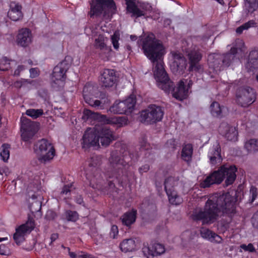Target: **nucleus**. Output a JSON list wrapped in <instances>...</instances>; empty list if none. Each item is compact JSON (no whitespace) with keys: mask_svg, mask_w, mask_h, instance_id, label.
<instances>
[{"mask_svg":"<svg viewBox=\"0 0 258 258\" xmlns=\"http://www.w3.org/2000/svg\"><path fill=\"white\" fill-rule=\"evenodd\" d=\"M82 258H96L94 256L88 255L85 252L82 251Z\"/></svg>","mask_w":258,"mask_h":258,"instance_id":"nucleus-59","label":"nucleus"},{"mask_svg":"<svg viewBox=\"0 0 258 258\" xmlns=\"http://www.w3.org/2000/svg\"><path fill=\"white\" fill-rule=\"evenodd\" d=\"M245 10L248 13H252L258 9V0H245Z\"/></svg>","mask_w":258,"mask_h":258,"instance_id":"nucleus-33","label":"nucleus"},{"mask_svg":"<svg viewBox=\"0 0 258 258\" xmlns=\"http://www.w3.org/2000/svg\"><path fill=\"white\" fill-rule=\"evenodd\" d=\"M0 254L1 255H7V248L4 244L0 245Z\"/></svg>","mask_w":258,"mask_h":258,"instance_id":"nucleus-52","label":"nucleus"},{"mask_svg":"<svg viewBox=\"0 0 258 258\" xmlns=\"http://www.w3.org/2000/svg\"><path fill=\"white\" fill-rule=\"evenodd\" d=\"M83 94L85 102L89 105L98 109L104 108L103 103L99 100L94 99L97 94V88L96 86L90 83L86 84L83 88Z\"/></svg>","mask_w":258,"mask_h":258,"instance_id":"nucleus-11","label":"nucleus"},{"mask_svg":"<svg viewBox=\"0 0 258 258\" xmlns=\"http://www.w3.org/2000/svg\"><path fill=\"white\" fill-rule=\"evenodd\" d=\"M25 67L24 66H19L18 68L15 71L14 75L18 76L20 75V72L24 70Z\"/></svg>","mask_w":258,"mask_h":258,"instance_id":"nucleus-54","label":"nucleus"},{"mask_svg":"<svg viewBox=\"0 0 258 258\" xmlns=\"http://www.w3.org/2000/svg\"><path fill=\"white\" fill-rule=\"evenodd\" d=\"M4 173H5V170L0 168V174L3 175Z\"/></svg>","mask_w":258,"mask_h":258,"instance_id":"nucleus-64","label":"nucleus"},{"mask_svg":"<svg viewBox=\"0 0 258 258\" xmlns=\"http://www.w3.org/2000/svg\"><path fill=\"white\" fill-rule=\"evenodd\" d=\"M217 227L218 230L220 232L224 233L229 228V223L227 222H220L218 224Z\"/></svg>","mask_w":258,"mask_h":258,"instance_id":"nucleus-43","label":"nucleus"},{"mask_svg":"<svg viewBox=\"0 0 258 258\" xmlns=\"http://www.w3.org/2000/svg\"><path fill=\"white\" fill-rule=\"evenodd\" d=\"M130 38L131 40L133 41L136 40L137 38V36L135 35H131Z\"/></svg>","mask_w":258,"mask_h":258,"instance_id":"nucleus-62","label":"nucleus"},{"mask_svg":"<svg viewBox=\"0 0 258 258\" xmlns=\"http://www.w3.org/2000/svg\"><path fill=\"white\" fill-rule=\"evenodd\" d=\"M176 182L174 178L170 177L167 178L164 182L165 189L170 204L174 205H179L182 202V199L172 189Z\"/></svg>","mask_w":258,"mask_h":258,"instance_id":"nucleus-16","label":"nucleus"},{"mask_svg":"<svg viewBox=\"0 0 258 258\" xmlns=\"http://www.w3.org/2000/svg\"><path fill=\"white\" fill-rule=\"evenodd\" d=\"M22 7L15 2L10 4V10L8 13V17L13 21H17L23 18V14L21 11Z\"/></svg>","mask_w":258,"mask_h":258,"instance_id":"nucleus-26","label":"nucleus"},{"mask_svg":"<svg viewBox=\"0 0 258 258\" xmlns=\"http://www.w3.org/2000/svg\"><path fill=\"white\" fill-rule=\"evenodd\" d=\"M8 239V237H5L3 238H0V242H2L3 241L7 240Z\"/></svg>","mask_w":258,"mask_h":258,"instance_id":"nucleus-63","label":"nucleus"},{"mask_svg":"<svg viewBox=\"0 0 258 258\" xmlns=\"http://www.w3.org/2000/svg\"><path fill=\"white\" fill-rule=\"evenodd\" d=\"M143 49L145 55L153 63H155L154 76L159 88L166 93L172 90L173 97L179 100L186 99L189 94V90L192 85L190 79L181 80L177 86L173 89V84L170 81L164 70L162 56L165 53L163 46L155 39L153 34H149L143 41Z\"/></svg>","mask_w":258,"mask_h":258,"instance_id":"nucleus-1","label":"nucleus"},{"mask_svg":"<svg viewBox=\"0 0 258 258\" xmlns=\"http://www.w3.org/2000/svg\"><path fill=\"white\" fill-rule=\"evenodd\" d=\"M236 43L238 44L239 46L243 45V42L242 40L238 39L236 40Z\"/></svg>","mask_w":258,"mask_h":258,"instance_id":"nucleus-61","label":"nucleus"},{"mask_svg":"<svg viewBox=\"0 0 258 258\" xmlns=\"http://www.w3.org/2000/svg\"><path fill=\"white\" fill-rule=\"evenodd\" d=\"M142 250L145 255H147L148 258L150 256H155L161 255L164 253V246L159 243H154L151 246H148L144 245Z\"/></svg>","mask_w":258,"mask_h":258,"instance_id":"nucleus-23","label":"nucleus"},{"mask_svg":"<svg viewBox=\"0 0 258 258\" xmlns=\"http://www.w3.org/2000/svg\"><path fill=\"white\" fill-rule=\"evenodd\" d=\"M200 233L203 238L211 242L220 243L222 241V238L220 236L208 229L202 228Z\"/></svg>","mask_w":258,"mask_h":258,"instance_id":"nucleus-27","label":"nucleus"},{"mask_svg":"<svg viewBox=\"0 0 258 258\" xmlns=\"http://www.w3.org/2000/svg\"><path fill=\"white\" fill-rule=\"evenodd\" d=\"M110 162L113 166L114 164H116L118 166L122 165V166L124 167L128 163L129 158L125 157L122 159H118L117 158H116L114 161L113 155H112L111 158L110 159Z\"/></svg>","mask_w":258,"mask_h":258,"instance_id":"nucleus-38","label":"nucleus"},{"mask_svg":"<svg viewBox=\"0 0 258 258\" xmlns=\"http://www.w3.org/2000/svg\"><path fill=\"white\" fill-rule=\"evenodd\" d=\"M99 81L103 87L105 88L113 87L117 81L115 71L112 69H104L101 73Z\"/></svg>","mask_w":258,"mask_h":258,"instance_id":"nucleus-19","label":"nucleus"},{"mask_svg":"<svg viewBox=\"0 0 258 258\" xmlns=\"http://www.w3.org/2000/svg\"><path fill=\"white\" fill-rule=\"evenodd\" d=\"M210 109L212 116L219 117L222 116L225 108L223 106H221L218 102H213L210 105Z\"/></svg>","mask_w":258,"mask_h":258,"instance_id":"nucleus-31","label":"nucleus"},{"mask_svg":"<svg viewBox=\"0 0 258 258\" xmlns=\"http://www.w3.org/2000/svg\"><path fill=\"white\" fill-rule=\"evenodd\" d=\"M34 151L41 162L51 160L54 156L55 150L52 145L45 139L38 141L35 145Z\"/></svg>","mask_w":258,"mask_h":258,"instance_id":"nucleus-8","label":"nucleus"},{"mask_svg":"<svg viewBox=\"0 0 258 258\" xmlns=\"http://www.w3.org/2000/svg\"><path fill=\"white\" fill-rule=\"evenodd\" d=\"M192 152L193 148L191 144H187L184 145L181 151L182 159L186 162H189L191 159Z\"/></svg>","mask_w":258,"mask_h":258,"instance_id":"nucleus-29","label":"nucleus"},{"mask_svg":"<svg viewBox=\"0 0 258 258\" xmlns=\"http://www.w3.org/2000/svg\"><path fill=\"white\" fill-rule=\"evenodd\" d=\"M30 77L34 78L39 75V70L37 68H31L30 69Z\"/></svg>","mask_w":258,"mask_h":258,"instance_id":"nucleus-50","label":"nucleus"},{"mask_svg":"<svg viewBox=\"0 0 258 258\" xmlns=\"http://www.w3.org/2000/svg\"><path fill=\"white\" fill-rule=\"evenodd\" d=\"M120 39V35L118 31H115L113 35L111 37V40L113 46V47L116 50H117L119 48L118 41Z\"/></svg>","mask_w":258,"mask_h":258,"instance_id":"nucleus-39","label":"nucleus"},{"mask_svg":"<svg viewBox=\"0 0 258 258\" xmlns=\"http://www.w3.org/2000/svg\"><path fill=\"white\" fill-rule=\"evenodd\" d=\"M66 218L69 221H76L79 218V215L75 211H68L66 212Z\"/></svg>","mask_w":258,"mask_h":258,"instance_id":"nucleus-42","label":"nucleus"},{"mask_svg":"<svg viewBox=\"0 0 258 258\" xmlns=\"http://www.w3.org/2000/svg\"><path fill=\"white\" fill-rule=\"evenodd\" d=\"M240 248L241 249H242L245 251H248L249 252H253L255 251V248L252 243H249L247 245L242 244L240 245Z\"/></svg>","mask_w":258,"mask_h":258,"instance_id":"nucleus-44","label":"nucleus"},{"mask_svg":"<svg viewBox=\"0 0 258 258\" xmlns=\"http://www.w3.org/2000/svg\"><path fill=\"white\" fill-rule=\"evenodd\" d=\"M251 223L253 226L255 228H258V210L253 214Z\"/></svg>","mask_w":258,"mask_h":258,"instance_id":"nucleus-48","label":"nucleus"},{"mask_svg":"<svg viewBox=\"0 0 258 258\" xmlns=\"http://www.w3.org/2000/svg\"><path fill=\"white\" fill-rule=\"evenodd\" d=\"M245 149L249 152H255L258 150V140L250 139L245 143Z\"/></svg>","mask_w":258,"mask_h":258,"instance_id":"nucleus-34","label":"nucleus"},{"mask_svg":"<svg viewBox=\"0 0 258 258\" xmlns=\"http://www.w3.org/2000/svg\"><path fill=\"white\" fill-rule=\"evenodd\" d=\"M136 103V98L134 95H131L125 100L116 101L110 107L108 111L113 114H123L131 112Z\"/></svg>","mask_w":258,"mask_h":258,"instance_id":"nucleus-10","label":"nucleus"},{"mask_svg":"<svg viewBox=\"0 0 258 258\" xmlns=\"http://www.w3.org/2000/svg\"><path fill=\"white\" fill-rule=\"evenodd\" d=\"M255 93L249 87L242 89L237 94V101L242 106L246 107L255 100Z\"/></svg>","mask_w":258,"mask_h":258,"instance_id":"nucleus-18","label":"nucleus"},{"mask_svg":"<svg viewBox=\"0 0 258 258\" xmlns=\"http://www.w3.org/2000/svg\"><path fill=\"white\" fill-rule=\"evenodd\" d=\"M72 187V184L65 185L60 192L61 195H67L71 191V188Z\"/></svg>","mask_w":258,"mask_h":258,"instance_id":"nucleus-49","label":"nucleus"},{"mask_svg":"<svg viewBox=\"0 0 258 258\" xmlns=\"http://www.w3.org/2000/svg\"><path fill=\"white\" fill-rule=\"evenodd\" d=\"M257 195V191L256 188L251 186L250 189V198L251 199V203H252L256 199Z\"/></svg>","mask_w":258,"mask_h":258,"instance_id":"nucleus-45","label":"nucleus"},{"mask_svg":"<svg viewBox=\"0 0 258 258\" xmlns=\"http://www.w3.org/2000/svg\"><path fill=\"white\" fill-rule=\"evenodd\" d=\"M118 234V230L117 227L116 225H112L110 232V237L113 238H115Z\"/></svg>","mask_w":258,"mask_h":258,"instance_id":"nucleus-46","label":"nucleus"},{"mask_svg":"<svg viewBox=\"0 0 258 258\" xmlns=\"http://www.w3.org/2000/svg\"><path fill=\"white\" fill-rule=\"evenodd\" d=\"M26 81L25 80L16 81L14 83V86L16 88H21L22 87V86L23 85V82H26Z\"/></svg>","mask_w":258,"mask_h":258,"instance_id":"nucleus-55","label":"nucleus"},{"mask_svg":"<svg viewBox=\"0 0 258 258\" xmlns=\"http://www.w3.org/2000/svg\"><path fill=\"white\" fill-rule=\"evenodd\" d=\"M34 220L29 218L26 223L19 226L13 235V239L17 245H20L25 240V236L29 234L34 228Z\"/></svg>","mask_w":258,"mask_h":258,"instance_id":"nucleus-13","label":"nucleus"},{"mask_svg":"<svg viewBox=\"0 0 258 258\" xmlns=\"http://www.w3.org/2000/svg\"><path fill=\"white\" fill-rule=\"evenodd\" d=\"M32 35L28 28H22L19 30L17 35L16 43L22 47H27L32 42Z\"/></svg>","mask_w":258,"mask_h":258,"instance_id":"nucleus-21","label":"nucleus"},{"mask_svg":"<svg viewBox=\"0 0 258 258\" xmlns=\"http://www.w3.org/2000/svg\"><path fill=\"white\" fill-rule=\"evenodd\" d=\"M83 119H94L104 124H109L121 127L126 125L128 119L125 116H114L108 117L105 115L94 113L89 110H84L83 112Z\"/></svg>","mask_w":258,"mask_h":258,"instance_id":"nucleus-5","label":"nucleus"},{"mask_svg":"<svg viewBox=\"0 0 258 258\" xmlns=\"http://www.w3.org/2000/svg\"><path fill=\"white\" fill-rule=\"evenodd\" d=\"M211 35H212L211 33H209L207 35H206V36H204L202 38H201L203 42L206 41L209 38V37L211 36Z\"/></svg>","mask_w":258,"mask_h":258,"instance_id":"nucleus-60","label":"nucleus"},{"mask_svg":"<svg viewBox=\"0 0 258 258\" xmlns=\"http://www.w3.org/2000/svg\"><path fill=\"white\" fill-rule=\"evenodd\" d=\"M190 235V232L188 231H185L183 232L182 234V239L186 240H189L191 238L189 237L188 238H186V236H189Z\"/></svg>","mask_w":258,"mask_h":258,"instance_id":"nucleus-56","label":"nucleus"},{"mask_svg":"<svg viewBox=\"0 0 258 258\" xmlns=\"http://www.w3.org/2000/svg\"><path fill=\"white\" fill-rule=\"evenodd\" d=\"M56 216V215L55 212L52 210H48L45 216V218L48 220H53Z\"/></svg>","mask_w":258,"mask_h":258,"instance_id":"nucleus-47","label":"nucleus"},{"mask_svg":"<svg viewBox=\"0 0 258 258\" xmlns=\"http://www.w3.org/2000/svg\"><path fill=\"white\" fill-rule=\"evenodd\" d=\"M137 211L132 210L131 211L126 212L122 217V223L126 225L130 226L135 222L136 218Z\"/></svg>","mask_w":258,"mask_h":258,"instance_id":"nucleus-30","label":"nucleus"},{"mask_svg":"<svg viewBox=\"0 0 258 258\" xmlns=\"http://www.w3.org/2000/svg\"><path fill=\"white\" fill-rule=\"evenodd\" d=\"M10 63L9 60L6 57H4L0 59V70L5 71L10 68Z\"/></svg>","mask_w":258,"mask_h":258,"instance_id":"nucleus-41","label":"nucleus"},{"mask_svg":"<svg viewBox=\"0 0 258 258\" xmlns=\"http://www.w3.org/2000/svg\"><path fill=\"white\" fill-rule=\"evenodd\" d=\"M238 48H240L232 46L231 47L230 52L223 56L217 53L210 54L208 57L209 67L212 68L214 71L217 72L221 70L220 65L221 64V61L223 66H229L231 61L234 59Z\"/></svg>","mask_w":258,"mask_h":258,"instance_id":"nucleus-6","label":"nucleus"},{"mask_svg":"<svg viewBox=\"0 0 258 258\" xmlns=\"http://www.w3.org/2000/svg\"><path fill=\"white\" fill-rule=\"evenodd\" d=\"M236 171L237 168L234 165H222L218 170L207 176L200 183V186L203 188L208 187L213 184H220L224 179L226 186L231 185L236 179Z\"/></svg>","mask_w":258,"mask_h":258,"instance_id":"nucleus-3","label":"nucleus"},{"mask_svg":"<svg viewBox=\"0 0 258 258\" xmlns=\"http://www.w3.org/2000/svg\"><path fill=\"white\" fill-rule=\"evenodd\" d=\"M150 169L149 166L148 164L144 165L139 168V172L142 174L144 172H147Z\"/></svg>","mask_w":258,"mask_h":258,"instance_id":"nucleus-53","label":"nucleus"},{"mask_svg":"<svg viewBox=\"0 0 258 258\" xmlns=\"http://www.w3.org/2000/svg\"><path fill=\"white\" fill-rule=\"evenodd\" d=\"M175 140L174 139H171L167 141V146L170 148H171L172 149H174L176 148V144H175Z\"/></svg>","mask_w":258,"mask_h":258,"instance_id":"nucleus-51","label":"nucleus"},{"mask_svg":"<svg viewBox=\"0 0 258 258\" xmlns=\"http://www.w3.org/2000/svg\"><path fill=\"white\" fill-rule=\"evenodd\" d=\"M69 255L71 258H81L80 255H77L74 252H69Z\"/></svg>","mask_w":258,"mask_h":258,"instance_id":"nucleus-58","label":"nucleus"},{"mask_svg":"<svg viewBox=\"0 0 258 258\" xmlns=\"http://www.w3.org/2000/svg\"><path fill=\"white\" fill-rule=\"evenodd\" d=\"M26 114L33 119H36L43 114V110L42 109H29L26 111Z\"/></svg>","mask_w":258,"mask_h":258,"instance_id":"nucleus-36","label":"nucleus"},{"mask_svg":"<svg viewBox=\"0 0 258 258\" xmlns=\"http://www.w3.org/2000/svg\"><path fill=\"white\" fill-rule=\"evenodd\" d=\"M256 25V23L254 20H250L242 25L241 26L238 27L236 29V32L238 34H240L243 32L244 30H246L250 28L255 27Z\"/></svg>","mask_w":258,"mask_h":258,"instance_id":"nucleus-35","label":"nucleus"},{"mask_svg":"<svg viewBox=\"0 0 258 258\" xmlns=\"http://www.w3.org/2000/svg\"><path fill=\"white\" fill-rule=\"evenodd\" d=\"M107 41V37L102 34H99L97 37L95 38L94 46L100 50V56L105 60L109 59L111 53V47L107 46L106 44Z\"/></svg>","mask_w":258,"mask_h":258,"instance_id":"nucleus-15","label":"nucleus"},{"mask_svg":"<svg viewBox=\"0 0 258 258\" xmlns=\"http://www.w3.org/2000/svg\"><path fill=\"white\" fill-rule=\"evenodd\" d=\"M190 71H199L201 69L199 62L202 59V55L198 48H194L187 53Z\"/></svg>","mask_w":258,"mask_h":258,"instance_id":"nucleus-22","label":"nucleus"},{"mask_svg":"<svg viewBox=\"0 0 258 258\" xmlns=\"http://www.w3.org/2000/svg\"><path fill=\"white\" fill-rule=\"evenodd\" d=\"M99 139L102 146H107L115 140V137L110 129L107 127L98 129L97 127L88 128L83 136L85 143L96 148L99 146Z\"/></svg>","mask_w":258,"mask_h":258,"instance_id":"nucleus-4","label":"nucleus"},{"mask_svg":"<svg viewBox=\"0 0 258 258\" xmlns=\"http://www.w3.org/2000/svg\"><path fill=\"white\" fill-rule=\"evenodd\" d=\"M41 208V203L39 201H34L32 202L30 206L29 209L32 213H35L39 211Z\"/></svg>","mask_w":258,"mask_h":258,"instance_id":"nucleus-40","label":"nucleus"},{"mask_svg":"<svg viewBox=\"0 0 258 258\" xmlns=\"http://www.w3.org/2000/svg\"><path fill=\"white\" fill-rule=\"evenodd\" d=\"M236 201L229 192L216 193L206 202L204 209H197L192 217L195 220H201L203 224H211L216 221L221 213L231 217L236 212Z\"/></svg>","mask_w":258,"mask_h":258,"instance_id":"nucleus-2","label":"nucleus"},{"mask_svg":"<svg viewBox=\"0 0 258 258\" xmlns=\"http://www.w3.org/2000/svg\"><path fill=\"white\" fill-rule=\"evenodd\" d=\"M121 250L124 252H132L140 248L139 243L133 238L123 240L119 245Z\"/></svg>","mask_w":258,"mask_h":258,"instance_id":"nucleus-25","label":"nucleus"},{"mask_svg":"<svg viewBox=\"0 0 258 258\" xmlns=\"http://www.w3.org/2000/svg\"><path fill=\"white\" fill-rule=\"evenodd\" d=\"M21 121V137L25 142H28L32 139L38 130V124L25 116H22Z\"/></svg>","mask_w":258,"mask_h":258,"instance_id":"nucleus-12","label":"nucleus"},{"mask_svg":"<svg viewBox=\"0 0 258 258\" xmlns=\"http://www.w3.org/2000/svg\"><path fill=\"white\" fill-rule=\"evenodd\" d=\"M163 111L160 106L150 105L140 113L141 121L145 124H153L163 118Z\"/></svg>","mask_w":258,"mask_h":258,"instance_id":"nucleus-9","label":"nucleus"},{"mask_svg":"<svg viewBox=\"0 0 258 258\" xmlns=\"http://www.w3.org/2000/svg\"><path fill=\"white\" fill-rule=\"evenodd\" d=\"M10 146L8 144H3L2 146V151L0 156L4 162L8 161L10 157Z\"/></svg>","mask_w":258,"mask_h":258,"instance_id":"nucleus-37","label":"nucleus"},{"mask_svg":"<svg viewBox=\"0 0 258 258\" xmlns=\"http://www.w3.org/2000/svg\"><path fill=\"white\" fill-rule=\"evenodd\" d=\"M248 71L258 68V50H254L249 53L248 61L246 64Z\"/></svg>","mask_w":258,"mask_h":258,"instance_id":"nucleus-28","label":"nucleus"},{"mask_svg":"<svg viewBox=\"0 0 258 258\" xmlns=\"http://www.w3.org/2000/svg\"><path fill=\"white\" fill-rule=\"evenodd\" d=\"M71 64V58L67 56L53 69L52 74V86L54 88L62 87L66 79V73Z\"/></svg>","mask_w":258,"mask_h":258,"instance_id":"nucleus-7","label":"nucleus"},{"mask_svg":"<svg viewBox=\"0 0 258 258\" xmlns=\"http://www.w3.org/2000/svg\"><path fill=\"white\" fill-rule=\"evenodd\" d=\"M58 237V235L57 233H53L51 234L50 237L51 242L50 244H51L53 241H54L56 239H57Z\"/></svg>","mask_w":258,"mask_h":258,"instance_id":"nucleus-57","label":"nucleus"},{"mask_svg":"<svg viewBox=\"0 0 258 258\" xmlns=\"http://www.w3.org/2000/svg\"><path fill=\"white\" fill-rule=\"evenodd\" d=\"M125 4L127 12L132 14V17L137 18L145 16L146 11L151 8L148 4L141 3L136 0H125Z\"/></svg>","mask_w":258,"mask_h":258,"instance_id":"nucleus-14","label":"nucleus"},{"mask_svg":"<svg viewBox=\"0 0 258 258\" xmlns=\"http://www.w3.org/2000/svg\"><path fill=\"white\" fill-rule=\"evenodd\" d=\"M218 131L219 133L228 140L234 142L237 141L238 132L235 127L223 122L220 125Z\"/></svg>","mask_w":258,"mask_h":258,"instance_id":"nucleus-20","label":"nucleus"},{"mask_svg":"<svg viewBox=\"0 0 258 258\" xmlns=\"http://www.w3.org/2000/svg\"><path fill=\"white\" fill-rule=\"evenodd\" d=\"M172 56L174 62L176 64L178 69H183L185 68L186 61L182 54L177 52H173Z\"/></svg>","mask_w":258,"mask_h":258,"instance_id":"nucleus-32","label":"nucleus"},{"mask_svg":"<svg viewBox=\"0 0 258 258\" xmlns=\"http://www.w3.org/2000/svg\"><path fill=\"white\" fill-rule=\"evenodd\" d=\"M96 4L91 6V12L92 15H99L104 9H107L112 13H115L116 7L113 0H96Z\"/></svg>","mask_w":258,"mask_h":258,"instance_id":"nucleus-17","label":"nucleus"},{"mask_svg":"<svg viewBox=\"0 0 258 258\" xmlns=\"http://www.w3.org/2000/svg\"><path fill=\"white\" fill-rule=\"evenodd\" d=\"M208 156L210 163L213 165L220 163L222 162V158L221 156V148L219 144L216 143L209 149Z\"/></svg>","mask_w":258,"mask_h":258,"instance_id":"nucleus-24","label":"nucleus"}]
</instances>
